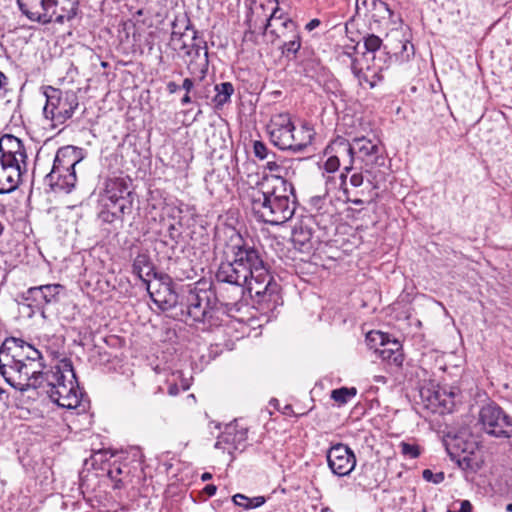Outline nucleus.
<instances>
[{
    "mask_svg": "<svg viewBox=\"0 0 512 512\" xmlns=\"http://www.w3.org/2000/svg\"><path fill=\"white\" fill-rule=\"evenodd\" d=\"M133 273L136 274L146 285L151 283V277L156 278L153 263L146 253H139L133 261Z\"/></svg>",
    "mask_w": 512,
    "mask_h": 512,
    "instance_id": "obj_27",
    "label": "nucleus"
},
{
    "mask_svg": "<svg viewBox=\"0 0 512 512\" xmlns=\"http://www.w3.org/2000/svg\"><path fill=\"white\" fill-rule=\"evenodd\" d=\"M218 299L212 290H191L186 301V319L198 323L214 325Z\"/></svg>",
    "mask_w": 512,
    "mask_h": 512,
    "instance_id": "obj_11",
    "label": "nucleus"
},
{
    "mask_svg": "<svg viewBox=\"0 0 512 512\" xmlns=\"http://www.w3.org/2000/svg\"><path fill=\"white\" fill-rule=\"evenodd\" d=\"M367 340L380 342L382 348L376 349V353L383 361L393 364L396 367L402 366L404 355L402 353L401 346L397 341L391 343V347H389V343H386L385 334L379 331L368 333Z\"/></svg>",
    "mask_w": 512,
    "mask_h": 512,
    "instance_id": "obj_24",
    "label": "nucleus"
},
{
    "mask_svg": "<svg viewBox=\"0 0 512 512\" xmlns=\"http://www.w3.org/2000/svg\"><path fill=\"white\" fill-rule=\"evenodd\" d=\"M247 440V429H237L236 424H229L225 431L218 437L215 448L227 450L229 454L234 451H243Z\"/></svg>",
    "mask_w": 512,
    "mask_h": 512,
    "instance_id": "obj_22",
    "label": "nucleus"
},
{
    "mask_svg": "<svg viewBox=\"0 0 512 512\" xmlns=\"http://www.w3.org/2000/svg\"><path fill=\"white\" fill-rule=\"evenodd\" d=\"M231 242L227 246V253L236 262V266L247 270L248 277L263 275L264 268L268 266L264 262L260 250L240 235H236L235 239L231 238Z\"/></svg>",
    "mask_w": 512,
    "mask_h": 512,
    "instance_id": "obj_9",
    "label": "nucleus"
},
{
    "mask_svg": "<svg viewBox=\"0 0 512 512\" xmlns=\"http://www.w3.org/2000/svg\"><path fill=\"white\" fill-rule=\"evenodd\" d=\"M266 160H267V161L277 160V159H276V155H275V153L271 152L269 159H266Z\"/></svg>",
    "mask_w": 512,
    "mask_h": 512,
    "instance_id": "obj_59",
    "label": "nucleus"
},
{
    "mask_svg": "<svg viewBox=\"0 0 512 512\" xmlns=\"http://www.w3.org/2000/svg\"><path fill=\"white\" fill-rule=\"evenodd\" d=\"M146 288L152 301L162 311H167L177 304V294L173 291L170 284L156 281L148 283Z\"/></svg>",
    "mask_w": 512,
    "mask_h": 512,
    "instance_id": "obj_25",
    "label": "nucleus"
},
{
    "mask_svg": "<svg viewBox=\"0 0 512 512\" xmlns=\"http://www.w3.org/2000/svg\"><path fill=\"white\" fill-rule=\"evenodd\" d=\"M3 229H4V227H3L2 223L0 222V235H1V234H2V232H3Z\"/></svg>",
    "mask_w": 512,
    "mask_h": 512,
    "instance_id": "obj_62",
    "label": "nucleus"
},
{
    "mask_svg": "<svg viewBox=\"0 0 512 512\" xmlns=\"http://www.w3.org/2000/svg\"><path fill=\"white\" fill-rule=\"evenodd\" d=\"M215 279L219 283H226L236 287L238 297L244 294V283H247L249 277L247 270L236 266V262L226 252V260L221 261L215 273Z\"/></svg>",
    "mask_w": 512,
    "mask_h": 512,
    "instance_id": "obj_19",
    "label": "nucleus"
},
{
    "mask_svg": "<svg viewBox=\"0 0 512 512\" xmlns=\"http://www.w3.org/2000/svg\"><path fill=\"white\" fill-rule=\"evenodd\" d=\"M233 502L235 505L246 509V505H248V503H249V497H247L243 494H236L233 496Z\"/></svg>",
    "mask_w": 512,
    "mask_h": 512,
    "instance_id": "obj_45",
    "label": "nucleus"
},
{
    "mask_svg": "<svg viewBox=\"0 0 512 512\" xmlns=\"http://www.w3.org/2000/svg\"><path fill=\"white\" fill-rule=\"evenodd\" d=\"M102 66H103V67H106V66H107V63H106V62H102Z\"/></svg>",
    "mask_w": 512,
    "mask_h": 512,
    "instance_id": "obj_64",
    "label": "nucleus"
},
{
    "mask_svg": "<svg viewBox=\"0 0 512 512\" xmlns=\"http://www.w3.org/2000/svg\"><path fill=\"white\" fill-rule=\"evenodd\" d=\"M168 234L171 240H173L175 243L178 242L181 232L176 228L174 224H170L168 227Z\"/></svg>",
    "mask_w": 512,
    "mask_h": 512,
    "instance_id": "obj_47",
    "label": "nucleus"
},
{
    "mask_svg": "<svg viewBox=\"0 0 512 512\" xmlns=\"http://www.w3.org/2000/svg\"><path fill=\"white\" fill-rule=\"evenodd\" d=\"M346 201L351 202L355 205H362L364 203L363 200L360 198L350 199L349 197H347Z\"/></svg>",
    "mask_w": 512,
    "mask_h": 512,
    "instance_id": "obj_54",
    "label": "nucleus"
},
{
    "mask_svg": "<svg viewBox=\"0 0 512 512\" xmlns=\"http://www.w3.org/2000/svg\"><path fill=\"white\" fill-rule=\"evenodd\" d=\"M265 503V498L263 496H258L254 498H249V503L246 505V509L258 508Z\"/></svg>",
    "mask_w": 512,
    "mask_h": 512,
    "instance_id": "obj_46",
    "label": "nucleus"
},
{
    "mask_svg": "<svg viewBox=\"0 0 512 512\" xmlns=\"http://www.w3.org/2000/svg\"><path fill=\"white\" fill-rule=\"evenodd\" d=\"M414 55V46L409 41H405L402 44V50L400 52L401 61H408L411 56Z\"/></svg>",
    "mask_w": 512,
    "mask_h": 512,
    "instance_id": "obj_44",
    "label": "nucleus"
},
{
    "mask_svg": "<svg viewBox=\"0 0 512 512\" xmlns=\"http://www.w3.org/2000/svg\"><path fill=\"white\" fill-rule=\"evenodd\" d=\"M27 158L24 143L18 137L5 134L0 138V159L27 165Z\"/></svg>",
    "mask_w": 512,
    "mask_h": 512,
    "instance_id": "obj_23",
    "label": "nucleus"
},
{
    "mask_svg": "<svg viewBox=\"0 0 512 512\" xmlns=\"http://www.w3.org/2000/svg\"><path fill=\"white\" fill-rule=\"evenodd\" d=\"M376 381L377 382L384 381V377L383 376H378V377H376Z\"/></svg>",
    "mask_w": 512,
    "mask_h": 512,
    "instance_id": "obj_61",
    "label": "nucleus"
},
{
    "mask_svg": "<svg viewBox=\"0 0 512 512\" xmlns=\"http://www.w3.org/2000/svg\"><path fill=\"white\" fill-rule=\"evenodd\" d=\"M20 12L42 25L64 24L77 17L80 0H16Z\"/></svg>",
    "mask_w": 512,
    "mask_h": 512,
    "instance_id": "obj_4",
    "label": "nucleus"
},
{
    "mask_svg": "<svg viewBox=\"0 0 512 512\" xmlns=\"http://www.w3.org/2000/svg\"><path fill=\"white\" fill-rule=\"evenodd\" d=\"M246 24L248 26V30L245 32V38H248V35H252L254 33V30L256 29V25L252 23L251 16L247 17Z\"/></svg>",
    "mask_w": 512,
    "mask_h": 512,
    "instance_id": "obj_49",
    "label": "nucleus"
},
{
    "mask_svg": "<svg viewBox=\"0 0 512 512\" xmlns=\"http://www.w3.org/2000/svg\"><path fill=\"white\" fill-rule=\"evenodd\" d=\"M447 451L451 459L466 472L476 473L483 466V457L475 442L461 443L460 438H455L453 444L447 445Z\"/></svg>",
    "mask_w": 512,
    "mask_h": 512,
    "instance_id": "obj_14",
    "label": "nucleus"
},
{
    "mask_svg": "<svg viewBox=\"0 0 512 512\" xmlns=\"http://www.w3.org/2000/svg\"><path fill=\"white\" fill-rule=\"evenodd\" d=\"M40 351L22 339L6 338L0 347V373L5 381L21 392L32 388L36 376L48 373Z\"/></svg>",
    "mask_w": 512,
    "mask_h": 512,
    "instance_id": "obj_2",
    "label": "nucleus"
},
{
    "mask_svg": "<svg viewBox=\"0 0 512 512\" xmlns=\"http://www.w3.org/2000/svg\"><path fill=\"white\" fill-rule=\"evenodd\" d=\"M356 13H359L361 7L366 8L367 10L372 9L379 11L380 13H385L391 19L392 23H396L393 19L394 12L390 9L389 5L382 0H356Z\"/></svg>",
    "mask_w": 512,
    "mask_h": 512,
    "instance_id": "obj_33",
    "label": "nucleus"
},
{
    "mask_svg": "<svg viewBox=\"0 0 512 512\" xmlns=\"http://www.w3.org/2000/svg\"><path fill=\"white\" fill-rule=\"evenodd\" d=\"M312 231L310 228L299 225L292 231V242L300 251H306L311 248Z\"/></svg>",
    "mask_w": 512,
    "mask_h": 512,
    "instance_id": "obj_31",
    "label": "nucleus"
},
{
    "mask_svg": "<svg viewBox=\"0 0 512 512\" xmlns=\"http://www.w3.org/2000/svg\"><path fill=\"white\" fill-rule=\"evenodd\" d=\"M320 25V20L318 19H312L311 21H309L307 24H306V30L308 31H312L313 29H315L316 27H318Z\"/></svg>",
    "mask_w": 512,
    "mask_h": 512,
    "instance_id": "obj_53",
    "label": "nucleus"
},
{
    "mask_svg": "<svg viewBox=\"0 0 512 512\" xmlns=\"http://www.w3.org/2000/svg\"><path fill=\"white\" fill-rule=\"evenodd\" d=\"M295 126L288 113L275 115L268 125L271 142L281 150H290L293 145Z\"/></svg>",
    "mask_w": 512,
    "mask_h": 512,
    "instance_id": "obj_18",
    "label": "nucleus"
},
{
    "mask_svg": "<svg viewBox=\"0 0 512 512\" xmlns=\"http://www.w3.org/2000/svg\"><path fill=\"white\" fill-rule=\"evenodd\" d=\"M4 393V390L0 388V400L2 399V394Z\"/></svg>",
    "mask_w": 512,
    "mask_h": 512,
    "instance_id": "obj_63",
    "label": "nucleus"
},
{
    "mask_svg": "<svg viewBox=\"0 0 512 512\" xmlns=\"http://www.w3.org/2000/svg\"><path fill=\"white\" fill-rule=\"evenodd\" d=\"M506 511L507 512H512V503H509L506 505Z\"/></svg>",
    "mask_w": 512,
    "mask_h": 512,
    "instance_id": "obj_60",
    "label": "nucleus"
},
{
    "mask_svg": "<svg viewBox=\"0 0 512 512\" xmlns=\"http://www.w3.org/2000/svg\"><path fill=\"white\" fill-rule=\"evenodd\" d=\"M326 459L329 469L338 477L350 475L357 463L354 451L343 443L332 445L326 452Z\"/></svg>",
    "mask_w": 512,
    "mask_h": 512,
    "instance_id": "obj_16",
    "label": "nucleus"
},
{
    "mask_svg": "<svg viewBox=\"0 0 512 512\" xmlns=\"http://www.w3.org/2000/svg\"><path fill=\"white\" fill-rule=\"evenodd\" d=\"M334 145L337 146L338 153L342 152L348 158V163L345 165L346 172L352 170L355 155L361 160L363 169L367 173H370L374 167L383 166L385 163L383 147L376 137H355L352 143L340 138L334 142Z\"/></svg>",
    "mask_w": 512,
    "mask_h": 512,
    "instance_id": "obj_5",
    "label": "nucleus"
},
{
    "mask_svg": "<svg viewBox=\"0 0 512 512\" xmlns=\"http://www.w3.org/2000/svg\"><path fill=\"white\" fill-rule=\"evenodd\" d=\"M100 204L102 208L99 212V218L105 223H112L117 219H121L125 214L131 211L130 208L125 207L124 203H122V206H118L100 201Z\"/></svg>",
    "mask_w": 512,
    "mask_h": 512,
    "instance_id": "obj_30",
    "label": "nucleus"
},
{
    "mask_svg": "<svg viewBox=\"0 0 512 512\" xmlns=\"http://www.w3.org/2000/svg\"><path fill=\"white\" fill-rule=\"evenodd\" d=\"M253 153L256 158L259 160L269 159L271 151L268 147L261 141H254L253 143Z\"/></svg>",
    "mask_w": 512,
    "mask_h": 512,
    "instance_id": "obj_42",
    "label": "nucleus"
},
{
    "mask_svg": "<svg viewBox=\"0 0 512 512\" xmlns=\"http://www.w3.org/2000/svg\"><path fill=\"white\" fill-rule=\"evenodd\" d=\"M180 49L184 50V55L189 58L186 62L189 74L197 77L198 81H202L208 72L209 66L206 42L201 43L197 40L192 41L191 44L183 42Z\"/></svg>",
    "mask_w": 512,
    "mask_h": 512,
    "instance_id": "obj_17",
    "label": "nucleus"
},
{
    "mask_svg": "<svg viewBox=\"0 0 512 512\" xmlns=\"http://www.w3.org/2000/svg\"><path fill=\"white\" fill-rule=\"evenodd\" d=\"M363 43L368 53H375L382 46V39L375 34H367L363 37Z\"/></svg>",
    "mask_w": 512,
    "mask_h": 512,
    "instance_id": "obj_38",
    "label": "nucleus"
},
{
    "mask_svg": "<svg viewBox=\"0 0 512 512\" xmlns=\"http://www.w3.org/2000/svg\"><path fill=\"white\" fill-rule=\"evenodd\" d=\"M63 291L64 287L60 284H45L28 288L23 299L32 313H40L42 318L47 319L49 308L60 301Z\"/></svg>",
    "mask_w": 512,
    "mask_h": 512,
    "instance_id": "obj_13",
    "label": "nucleus"
},
{
    "mask_svg": "<svg viewBox=\"0 0 512 512\" xmlns=\"http://www.w3.org/2000/svg\"><path fill=\"white\" fill-rule=\"evenodd\" d=\"M308 206L309 211L313 213L314 216L332 218L335 213L334 205L327 193L323 195L312 196L309 199Z\"/></svg>",
    "mask_w": 512,
    "mask_h": 512,
    "instance_id": "obj_26",
    "label": "nucleus"
},
{
    "mask_svg": "<svg viewBox=\"0 0 512 512\" xmlns=\"http://www.w3.org/2000/svg\"><path fill=\"white\" fill-rule=\"evenodd\" d=\"M27 172V165H22L0 159V194H8L15 191L22 176Z\"/></svg>",
    "mask_w": 512,
    "mask_h": 512,
    "instance_id": "obj_21",
    "label": "nucleus"
},
{
    "mask_svg": "<svg viewBox=\"0 0 512 512\" xmlns=\"http://www.w3.org/2000/svg\"><path fill=\"white\" fill-rule=\"evenodd\" d=\"M479 423L484 432L494 437H512V417L500 406L490 403L479 412Z\"/></svg>",
    "mask_w": 512,
    "mask_h": 512,
    "instance_id": "obj_12",
    "label": "nucleus"
},
{
    "mask_svg": "<svg viewBox=\"0 0 512 512\" xmlns=\"http://www.w3.org/2000/svg\"><path fill=\"white\" fill-rule=\"evenodd\" d=\"M454 393L447 392L445 388H441L437 385L436 389V401H435V409L439 407H443L445 409H449L453 404Z\"/></svg>",
    "mask_w": 512,
    "mask_h": 512,
    "instance_id": "obj_35",
    "label": "nucleus"
},
{
    "mask_svg": "<svg viewBox=\"0 0 512 512\" xmlns=\"http://www.w3.org/2000/svg\"><path fill=\"white\" fill-rule=\"evenodd\" d=\"M333 149H335V151H337L338 148H337V146H335L333 144ZM336 153H337V155H332V156L328 157V159L326 160V162L324 164V168L327 172H330V173L335 172L340 167V155L345 156V154L342 152L341 153L336 152Z\"/></svg>",
    "mask_w": 512,
    "mask_h": 512,
    "instance_id": "obj_41",
    "label": "nucleus"
},
{
    "mask_svg": "<svg viewBox=\"0 0 512 512\" xmlns=\"http://www.w3.org/2000/svg\"><path fill=\"white\" fill-rule=\"evenodd\" d=\"M276 7L273 9L271 15L265 20L260 29L265 33L269 28L270 33L275 34L277 37H283L284 42L281 46L282 54L290 58L295 57L296 53L301 48L300 35L297 32L296 23L290 18L282 19L281 15H277L280 11L278 0H274Z\"/></svg>",
    "mask_w": 512,
    "mask_h": 512,
    "instance_id": "obj_8",
    "label": "nucleus"
},
{
    "mask_svg": "<svg viewBox=\"0 0 512 512\" xmlns=\"http://www.w3.org/2000/svg\"><path fill=\"white\" fill-rule=\"evenodd\" d=\"M33 389H43L49 398L59 407L76 410L77 414L89 409V400L79 388L72 362L64 358L51 366L48 373L36 376Z\"/></svg>",
    "mask_w": 512,
    "mask_h": 512,
    "instance_id": "obj_3",
    "label": "nucleus"
},
{
    "mask_svg": "<svg viewBox=\"0 0 512 512\" xmlns=\"http://www.w3.org/2000/svg\"><path fill=\"white\" fill-rule=\"evenodd\" d=\"M347 55L351 58V71L360 85L374 88L383 80L384 66L375 62V55L368 57L364 54L361 58H353L350 53Z\"/></svg>",
    "mask_w": 512,
    "mask_h": 512,
    "instance_id": "obj_15",
    "label": "nucleus"
},
{
    "mask_svg": "<svg viewBox=\"0 0 512 512\" xmlns=\"http://www.w3.org/2000/svg\"><path fill=\"white\" fill-rule=\"evenodd\" d=\"M211 478H212V474H211V473H208V472L203 473V474H202V476H201V479H202L203 481H208V480H210Z\"/></svg>",
    "mask_w": 512,
    "mask_h": 512,
    "instance_id": "obj_57",
    "label": "nucleus"
},
{
    "mask_svg": "<svg viewBox=\"0 0 512 512\" xmlns=\"http://www.w3.org/2000/svg\"><path fill=\"white\" fill-rule=\"evenodd\" d=\"M422 477L427 482L439 484L444 480V473L443 472L433 473L430 469H425L422 472Z\"/></svg>",
    "mask_w": 512,
    "mask_h": 512,
    "instance_id": "obj_43",
    "label": "nucleus"
},
{
    "mask_svg": "<svg viewBox=\"0 0 512 512\" xmlns=\"http://www.w3.org/2000/svg\"><path fill=\"white\" fill-rule=\"evenodd\" d=\"M188 31L192 33L191 40H197V31L192 26L187 14L177 15L172 22L171 41H181L182 38L187 35Z\"/></svg>",
    "mask_w": 512,
    "mask_h": 512,
    "instance_id": "obj_28",
    "label": "nucleus"
},
{
    "mask_svg": "<svg viewBox=\"0 0 512 512\" xmlns=\"http://www.w3.org/2000/svg\"><path fill=\"white\" fill-rule=\"evenodd\" d=\"M245 288L258 305V309L264 313L272 312L282 305L279 285L273 279L268 267L264 268V273L260 277H249L247 283H244Z\"/></svg>",
    "mask_w": 512,
    "mask_h": 512,
    "instance_id": "obj_7",
    "label": "nucleus"
},
{
    "mask_svg": "<svg viewBox=\"0 0 512 512\" xmlns=\"http://www.w3.org/2000/svg\"><path fill=\"white\" fill-rule=\"evenodd\" d=\"M350 183L354 187H359L363 184V175L361 173H355L350 177Z\"/></svg>",
    "mask_w": 512,
    "mask_h": 512,
    "instance_id": "obj_48",
    "label": "nucleus"
},
{
    "mask_svg": "<svg viewBox=\"0 0 512 512\" xmlns=\"http://www.w3.org/2000/svg\"><path fill=\"white\" fill-rule=\"evenodd\" d=\"M314 131L308 124H303L299 130L293 131V145L290 151L302 152L312 143Z\"/></svg>",
    "mask_w": 512,
    "mask_h": 512,
    "instance_id": "obj_29",
    "label": "nucleus"
},
{
    "mask_svg": "<svg viewBox=\"0 0 512 512\" xmlns=\"http://www.w3.org/2000/svg\"><path fill=\"white\" fill-rule=\"evenodd\" d=\"M78 96L74 91H61L50 88L46 94V104L43 113L46 119H50L52 127L64 124L70 119L78 108Z\"/></svg>",
    "mask_w": 512,
    "mask_h": 512,
    "instance_id": "obj_10",
    "label": "nucleus"
},
{
    "mask_svg": "<svg viewBox=\"0 0 512 512\" xmlns=\"http://www.w3.org/2000/svg\"><path fill=\"white\" fill-rule=\"evenodd\" d=\"M177 392H178V388H177V386H176V385H174V386H170V387H169V394H170V395H176V394H177Z\"/></svg>",
    "mask_w": 512,
    "mask_h": 512,
    "instance_id": "obj_58",
    "label": "nucleus"
},
{
    "mask_svg": "<svg viewBox=\"0 0 512 512\" xmlns=\"http://www.w3.org/2000/svg\"><path fill=\"white\" fill-rule=\"evenodd\" d=\"M122 473V470L120 467H117L115 469H111L109 470L108 472V477L111 479V480H114V479H119L118 476Z\"/></svg>",
    "mask_w": 512,
    "mask_h": 512,
    "instance_id": "obj_51",
    "label": "nucleus"
},
{
    "mask_svg": "<svg viewBox=\"0 0 512 512\" xmlns=\"http://www.w3.org/2000/svg\"><path fill=\"white\" fill-rule=\"evenodd\" d=\"M357 395L355 387H341L331 391V399L340 407L350 402Z\"/></svg>",
    "mask_w": 512,
    "mask_h": 512,
    "instance_id": "obj_34",
    "label": "nucleus"
},
{
    "mask_svg": "<svg viewBox=\"0 0 512 512\" xmlns=\"http://www.w3.org/2000/svg\"><path fill=\"white\" fill-rule=\"evenodd\" d=\"M197 77H187L183 80L181 88L185 91L184 96L181 99V104L183 106L188 105L193 102L191 93L195 86V80Z\"/></svg>",
    "mask_w": 512,
    "mask_h": 512,
    "instance_id": "obj_37",
    "label": "nucleus"
},
{
    "mask_svg": "<svg viewBox=\"0 0 512 512\" xmlns=\"http://www.w3.org/2000/svg\"><path fill=\"white\" fill-rule=\"evenodd\" d=\"M84 158L83 150L75 146H64L57 150L53 166L46 180L52 188L70 192L76 185L75 168Z\"/></svg>",
    "mask_w": 512,
    "mask_h": 512,
    "instance_id": "obj_6",
    "label": "nucleus"
},
{
    "mask_svg": "<svg viewBox=\"0 0 512 512\" xmlns=\"http://www.w3.org/2000/svg\"><path fill=\"white\" fill-rule=\"evenodd\" d=\"M100 201L132 209L131 191L127 181L124 178L108 179L105 184L104 192L101 194Z\"/></svg>",
    "mask_w": 512,
    "mask_h": 512,
    "instance_id": "obj_20",
    "label": "nucleus"
},
{
    "mask_svg": "<svg viewBox=\"0 0 512 512\" xmlns=\"http://www.w3.org/2000/svg\"><path fill=\"white\" fill-rule=\"evenodd\" d=\"M239 189L242 201L258 221L281 225L295 213V188L283 175L248 174Z\"/></svg>",
    "mask_w": 512,
    "mask_h": 512,
    "instance_id": "obj_1",
    "label": "nucleus"
},
{
    "mask_svg": "<svg viewBox=\"0 0 512 512\" xmlns=\"http://www.w3.org/2000/svg\"><path fill=\"white\" fill-rule=\"evenodd\" d=\"M400 452L405 458L416 459L421 454V447L416 443L402 441L399 444Z\"/></svg>",
    "mask_w": 512,
    "mask_h": 512,
    "instance_id": "obj_36",
    "label": "nucleus"
},
{
    "mask_svg": "<svg viewBox=\"0 0 512 512\" xmlns=\"http://www.w3.org/2000/svg\"><path fill=\"white\" fill-rule=\"evenodd\" d=\"M284 163V161L279 162L278 160L267 161L264 168L274 173L273 175H283L284 179H286L287 168L284 166Z\"/></svg>",
    "mask_w": 512,
    "mask_h": 512,
    "instance_id": "obj_40",
    "label": "nucleus"
},
{
    "mask_svg": "<svg viewBox=\"0 0 512 512\" xmlns=\"http://www.w3.org/2000/svg\"><path fill=\"white\" fill-rule=\"evenodd\" d=\"M348 173H349V172H346V171L344 170V172H343V173H341V175H340V180H341V185H342V186H343V185H346V180H347V175H348Z\"/></svg>",
    "mask_w": 512,
    "mask_h": 512,
    "instance_id": "obj_56",
    "label": "nucleus"
},
{
    "mask_svg": "<svg viewBox=\"0 0 512 512\" xmlns=\"http://www.w3.org/2000/svg\"><path fill=\"white\" fill-rule=\"evenodd\" d=\"M181 88V86H179L176 82L174 81H169L167 84H166V89L168 91L169 94H174L176 93L179 89Z\"/></svg>",
    "mask_w": 512,
    "mask_h": 512,
    "instance_id": "obj_50",
    "label": "nucleus"
},
{
    "mask_svg": "<svg viewBox=\"0 0 512 512\" xmlns=\"http://www.w3.org/2000/svg\"><path fill=\"white\" fill-rule=\"evenodd\" d=\"M216 491H217V487L215 485H213V484H208L204 488V492L208 496H214L216 494Z\"/></svg>",
    "mask_w": 512,
    "mask_h": 512,
    "instance_id": "obj_52",
    "label": "nucleus"
},
{
    "mask_svg": "<svg viewBox=\"0 0 512 512\" xmlns=\"http://www.w3.org/2000/svg\"><path fill=\"white\" fill-rule=\"evenodd\" d=\"M436 389L437 386L432 385L431 387L423 386L420 388V396L423 401L427 402V407L435 410L436 401Z\"/></svg>",
    "mask_w": 512,
    "mask_h": 512,
    "instance_id": "obj_39",
    "label": "nucleus"
},
{
    "mask_svg": "<svg viewBox=\"0 0 512 512\" xmlns=\"http://www.w3.org/2000/svg\"><path fill=\"white\" fill-rule=\"evenodd\" d=\"M215 96L212 101L215 108L220 109L225 104L230 102L231 96L234 93V86L231 82H222L215 85Z\"/></svg>",
    "mask_w": 512,
    "mask_h": 512,
    "instance_id": "obj_32",
    "label": "nucleus"
},
{
    "mask_svg": "<svg viewBox=\"0 0 512 512\" xmlns=\"http://www.w3.org/2000/svg\"><path fill=\"white\" fill-rule=\"evenodd\" d=\"M113 481H114V485H113L114 489H121L123 487V482L120 478L114 479Z\"/></svg>",
    "mask_w": 512,
    "mask_h": 512,
    "instance_id": "obj_55",
    "label": "nucleus"
}]
</instances>
